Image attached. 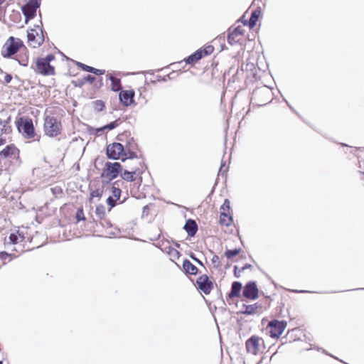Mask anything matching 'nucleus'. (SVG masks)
<instances>
[{
  "label": "nucleus",
  "mask_w": 364,
  "mask_h": 364,
  "mask_svg": "<svg viewBox=\"0 0 364 364\" xmlns=\"http://www.w3.org/2000/svg\"><path fill=\"white\" fill-rule=\"evenodd\" d=\"M252 98L259 106H263L271 102L272 92L267 87H259L253 92Z\"/></svg>",
  "instance_id": "obj_9"
},
{
  "label": "nucleus",
  "mask_w": 364,
  "mask_h": 364,
  "mask_svg": "<svg viewBox=\"0 0 364 364\" xmlns=\"http://www.w3.org/2000/svg\"><path fill=\"white\" fill-rule=\"evenodd\" d=\"M73 83H74V85L75 86H79V87H82L83 85H80V80H79L77 82H75L73 81Z\"/></svg>",
  "instance_id": "obj_46"
},
{
  "label": "nucleus",
  "mask_w": 364,
  "mask_h": 364,
  "mask_svg": "<svg viewBox=\"0 0 364 364\" xmlns=\"http://www.w3.org/2000/svg\"><path fill=\"white\" fill-rule=\"evenodd\" d=\"M196 286L203 294H209L213 289V282L206 274H202L196 279Z\"/></svg>",
  "instance_id": "obj_13"
},
{
  "label": "nucleus",
  "mask_w": 364,
  "mask_h": 364,
  "mask_svg": "<svg viewBox=\"0 0 364 364\" xmlns=\"http://www.w3.org/2000/svg\"><path fill=\"white\" fill-rule=\"evenodd\" d=\"M119 125V122L117 120L114 121V122H112L111 123H109V124L103 127V129H112L114 128H115L116 127H117Z\"/></svg>",
  "instance_id": "obj_38"
},
{
  "label": "nucleus",
  "mask_w": 364,
  "mask_h": 364,
  "mask_svg": "<svg viewBox=\"0 0 364 364\" xmlns=\"http://www.w3.org/2000/svg\"><path fill=\"white\" fill-rule=\"evenodd\" d=\"M184 229L189 236L193 237L198 231V225L195 220L189 219L186 221Z\"/></svg>",
  "instance_id": "obj_21"
},
{
  "label": "nucleus",
  "mask_w": 364,
  "mask_h": 364,
  "mask_svg": "<svg viewBox=\"0 0 364 364\" xmlns=\"http://www.w3.org/2000/svg\"><path fill=\"white\" fill-rule=\"evenodd\" d=\"M5 125L3 124L2 120L0 119V135H1L4 133Z\"/></svg>",
  "instance_id": "obj_42"
},
{
  "label": "nucleus",
  "mask_w": 364,
  "mask_h": 364,
  "mask_svg": "<svg viewBox=\"0 0 364 364\" xmlns=\"http://www.w3.org/2000/svg\"><path fill=\"white\" fill-rule=\"evenodd\" d=\"M41 0H28L27 4L22 7V11L26 17L27 23L36 16V10L41 5Z\"/></svg>",
  "instance_id": "obj_12"
},
{
  "label": "nucleus",
  "mask_w": 364,
  "mask_h": 364,
  "mask_svg": "<svg viewBox=\"0 0 364 364\" xmlns=\"http://www.w3.org/2000/svg\"><path fill=\"white\" fill-rule=\"evenodd\" d=\"M252 267V266L251 264H247L242 267V269H243V271H244L246 269H251Z\"/></svg>",
  "instance_id": "obj_45"
},
{
  "label": "nucleus",
  "mask_w": 364,
  "mask_h": 364,
  "mask_svg": "<svg viewBox=\"0 0 364 364\" xmlns=\"http://www.w3.org/2000/svg\"><path fill=\"white\" fill-rule=\"evenodd\" d=\"M6 0H0V5H1L2 4H4Z\"/></svg>",
  "instance_id": "obj_49"
},
{
  "label": "nucleus",
  "mask_w": 364,
  "mask_h": 364,
  "mask_svg": "<svg viewBox=\"0 0 364 364\" xmlns=\"http://www.w3.org/2000/svg\"><path fill=\"white\" fill-rule=\"evenodd\" d=\"M191 258H192L193 259H194V260H195L197 263H198L199 264H200V265H202V266L203 265V263H202V262H201L200 260H199L198 259H197L196 257H195L194 256H193V255H192V256H191Z\"/></svg>",
  "instance_id": "obj_43"
},
{
  "label": "nucleus",
  "mask_w": 364,
  "mask_h": 364,
  "mask_svg": "<svg viewBox=\"0 0 364 364\" xmlns=\"http://www.w3.org/2000/svg\"><path fill=\"white\" fill-rule=\"evenodd\" d=\"M11 256V254H9L6 252H0V259L6 260Z\"/></svg>",
  "instance_id": "obj_40"
},
{
  "label": "nucleus",
  "mask_w": 364,
  "mask_h": 364,
  "mask_svg": "<svg viewBox=\"0 0 364 364\" xmlns=\"http://www.w3.org/2000/svg\"><path fill=\"white\" fill-rule=\"evenodd\" d=\"M233 222L232 214L220 213L219 223L222 226H230Z\"/></svg>",
  "instance_id": "obj_27"
},
{
  "label": "nucleus",
  "mask_w": 364,
  "mask_h": 364,
  "mask_svg": "<svg viewBox=\"0 0 364 364\" xmlns=\"http://www.w3.org/2000/svg\"><path fill=\"white\" fill-rule=\"evenodd\" d=\"M183 269L186 274L194 276L196 275L198 272V268L187 259H184L183 262Z\"/></svg>",
  "instance_id": "obj_19"
},
{
  "label": "nucleus",
  "mask_w": 364,
  "mask_h": 364,
  "mask_svg": "<svg viewBox=\"0 0 364 364\" xmlns=\"http://www.w3.org/2000/svg\"><path fill=\"white\" fill-rule=\"evenodd\" d=\"M360 174L361 176V178L364 180V172H360Z\"/></svg>",
  "instance_id": "obj_48"
},
{
  "label": "nucleus",
  "mask_w": 364,
  "mask_h": 364,
  "mask_svg": "<svg viewBox=\"0 0 364 364\" xmlns=\"http://www.w3.org/2000/svg\"><path fill=\"white\" fill-rule=\"evenodd\" d=\"M16 125L19 132L27 139L39 141L40 135H37L32 119L28 117H21L16 119Z\"/></svg>",
  "instance_id": "obj_5"
},
{
  "label": "nucleus",
  "mask_w": 364,
  "mask_h": 364,
  "mask_svg": "<svg viewBox=\"0 0 364 364\" xmlns=\"http://www.w3.org/2000/svg\"><path fill=\"white\" fill-rule=\"evenodd\" d=\"M243 271V269H242V267L241 268H239L238 267L235 266L234 267V275L236 277H240L241 276V272Z\"/></svg>",
  "instance_id": "obj_39"
},
{
  "label": "nucleus",
  "mask_w": 364,
  "mask_h": 364,
  "mask_svg": "<svg viewBox=\"0 0 364 364\" xmlns=\"http://www.w3.org/2000/svg\"><path fill=\"white\" fill-rule=\"evenodd\" d=\"M107 155L109 159L114 160L127 159V154L124 146L120 143L114 142L109 144L107 147Z\"/></svg>",
  "instance_id": "obj_11"
},
{
  "label": "nucleus",
  "mask_w": 364,
  "mask_h": 364,
  "mask_svg": "<svg viewBox=\"0 0 364 364\" xmlns=\"http://www.w3.org/2000/svg\"><path fill=\"white\" fill-rule=\"evenodd\" d=\"M12 80V76L10 74L6 73L4 76V82L5 83H9Z\"/></svg>",
  "instance_id": "obj_41"
},
{
  "label": "nucleus",
  "mask_w": 364,
  "mask_h": 364,
  "mask_svg": "<svg viewBox=\"0 0 364 364\" xmlns=\"http://www.w3.org/2000/svg\"><path fill=\"white\" fill-rule=\"evenodd\" d=\"M27 38L29 46L34 48L41 46L44 42L43 31L39 26L28 31Z\"/></svg>",
  "instance_id": "obj_10"
},
{
  "label": "nucleus",
  "mask_w": 364,
  "mask_h": 364,
  "mask_svg": "<svg viewBox=\"0 0 364 364\" xmlns=\"http://www.w3.org/2000/svg\"><path fill=\"white\" fill-rule=\"evenodd\" d=\"M107 77L111 81V90L114 92L121 91V80L112 74H107Z\"/></svg>",
  "instance_id": "obj_23"
},
{
  "label": "nucleus",
  "mask_w": 364,
  "mask_h": 364,
  "mask_svg": "<svg viewBox=\"0 0 364 364\" xmlns=\"http://www.w3.org/2000/svg\"><path fill=\"white\" fill-rule=\"evenodd\" d=\"M134 95L133 90H121L119 95L120 102L124 106H129L134 102Z\"/></svg>",
  "instance_id": "obj_15"
},
{
  "label": "nucleus",
  "mask_w": 364,
  "mask_h": 364,
  "mask_svg": "<svg viewBox=\"0 0 364 364\" xmlns=\"http://www.w3.org/2000/svg\"><path fill=\"white\" fill-rule=\"evenodd\" d=\"M168 254L170 256L171 259L172 261H174L176 259H178L180 256H181V254H180L179 251H178L176 249H175L173 247L169 248Z\"/></svg>",
  "instance_id": "obj_31"
},
{
  "label": "nucleus",
  "mask_w": 364,
  "mask_h": 364,
  "mask_svg": "<svg viewBox=\"0 0 364 364\" xmlns=\"http://www.w3.org/2000/svg\"><path fill=\"white\" fill-rule=\"evenodd\" d=\"M76 65L79 68L82 69L84 71L92 73H94V74L97 75H104L105 73V70L97 69V68H95L93 67L87 65H85V64H84L82 63H80V62H76Z\"/></svg>",
  "instance_id": "obj_20"
},
{
  "label": "nucleus",
  "mask_w": 364,
  "mask_h": 364,
  "mask_svg": "<svg viewBox=\"0 0 364 364\" xmlns=\"http://www.w3.org/2000/svg\"><path fill=\"white\" fill-rule=\"evenodd\" d=\"M139 173L138 168L132 169V171H124L120 173L121 177L127 181H134L135 176Z\"/></svg>",
  "instance_id": "obj_25"
},
{
  "label": "nucleus",
  "mask_w": 364,
  "mask_h": 364,
  "mask_svg": "<svg viewBox=\"0 0 364 364\" xmlns=\"http://www.w3.org/2000/svg\"><path fill=\"white\" fill-rule=\"evenodd\" d=\"M191 258H192L193 259H194V260H195L197 263H198L199 264H200V265H202V266L203 265V263H202V262H201L200 260H199L198 259H197L196 257H195L194 256H193V255H192V256H191Z\"/></svg>",
  "instance_id": "obj_44"
},
{
  "label": "nucleus",
  "mask_w": 364,
  "mask_h": 364,
  "mask_svg": "<svg viewBox=\"0 0 364 364\" xmlns=\"http://www.w3.org/2000/svg\"><path fill=\"white\" fill-rule=\"evenodd\" d=\"M287 323L285 321H279L274 319L270 321L267 326V334L272 338L278 339L286 329Z\"/></svg>",
  "instance_id": "obj_8"
},
{
  "label": "nucleus",
  "mask_w": 364,
  "mask_h": 364,
  "mask_svg": "<svg viewBox=\"0 0 364 364\" xmlns=\"http://www.w3.org/2000/svg\"><path fill=\"white\" fill-rule=\"evenodd\" d=\"M242 290V284L239 282H234L232 284L231 291L229 293V297L232 299L235 297H240Z\"/></svg>",
  "instance_id": "obj_26"
},
{
  "label": "nucleus",
  "mask_w": 364,
  "mask_h": 364,
  "mask_svg": "<svg viewBox=\"0 0 364 364\" xmlns=\"http://www.w3.org/2000/svg\"><path fill=\"white\" fill-rule=\"evenodd\" d=\"M55 60L53 54H48L46 57L37 58L35 60L34 71L43 76H53L56 74L55 67L51 62Z\"/></svg>",
  "instance_id": "obj_3"
},
{
  "label": "nucleus",
  "mask_w": 364,
  "mask_h": 364,
  "mask_svg": "<svg viewBox=\"0 0 364 364\" xmlns=\"http://www.w3.org/2000/svg\"><path fill=\"white\" fill-rule=\"evenodd\" d=\"M240 249H235V250H228L225 252V255L227 258L231 259L237 255H238L240 252Z\"/></svg>",
  "instance_id": "obj_33"
},
{
  "label": "nucleus",
  "mask_w": 364,
  "mask_h": 364,
  "mask_svg": "<svg viewBox=\"0 0 364 364\" xmlns=\"http://www.w3.org/2000/svg\"><path fill=\"white\" fill-rule=\"evenodd\" d=\"M262 360H261L259 361V363L258 364H260V363H262Z\"/></svg>",
  "instance_id": "obj_50"
},
{
  "label": "nucleus",
  "mask_w": 364,
  "mask_h": 364,
  "mask_svg": "<svg viewBox=\"0 0 364 364\" xmlns=\"http://www.w3.org/2000/svg\"><path fill=\"white\" fill-rule=\"evenodd\" d=\"M214 47L212 45H205L203 47L200 48L197 50L199 55H201V59L211 55L214 52Z\"/></svg>",
  "instance_id": "obj_28"
},
{
  "label": "nucleus",
  "mask_w": 364,
  "mask_h": 364,
  "mask_svg": "<svg viewBox=\"0 0 364 364\" xmlns=\"http://www.w3.org/2000/svg\"><path fill=\"white\" fill-rule=\"evenodd\" d=\"M61 118L54 116L53 114H46L44 117L43 131L49 137H56L63 133Z\"/></svg>",
  "instance_id": "obj_4"
},
{
  "label": "nucleus",
  "mask_w": 364,
  "mask_h": 364,
  "mask_svg": "<svg viewBox=\"0 0 364 364\" xmlns=\"http://www.w3.org/2000/svg\"><path fill=\"white\" fill-rule=\"evenodd\" d=\"M102 196V191L100 189H95L90 192V198H100Z\"/></svg>",
  "instance_id": "obj_35"
},
{
  "label": "nucleus",
  "mask_w": 364,
  "mask_h": 364,
  "mask_svg": "<svg viewBox=\"0 0 364 364\" xmlns=\"http://www.w3.org/2000/svg\"><path fill=\"white\" fill-rule=\"evenodd\" d=\"M9 244L12 245H22L26 240L24 234L21 230H17L16 232L11 233L9 237Z\"/></svg>",
  "instance_id": "obj_18"
},
{
  "label": "nucleus",
  "mask_w": 364,
  "mask_h": 364,
  "mask_svg": "<svg viewBox=\"0 0 364 364\" xmlns=\"http://www.w3.org/2000/svg\"><path fill=\"white\" fill-rule=\"evenodd\" d=\"M262 310V306L259 303H255L250 305H245L243 313L245 314H255L260 313Z\"/></svg>",
  "instance_id": "obj_22"
},
{
  "label": "nucleus",
  "mask_w": 364,
  "mask_h": 364,
  "mask_svg": "<svg viewBox=\"0 0 364 364\" xmlns=\"http://www.w3.org/2000/svg\"><path fill=\"white\" fill-rule=\"evenodd\" d=\"M4 58L14 59L21 65L27 66L29 62V52L23 41L14 36L9 37L1 48Z\"/></svg>",
  "instance_id": "obj_1"
},
{
  "label": "nucleus",
  "mask_w": 364,
  "mask_h": 364,
  "mask_svg": "<svg viewBox=\"0 0 364 364\" xmlns=\"http://www.w3.org/2000/svg\"><path fill=\"white\" fill-rule=\"evenodd\" d=\"M122 171V166L119 162H107L101 173V178L107 182L116 178Z\"/></svg>",
  "instance_id": "obj_7"
},
{
  "label": "nucleus",
  "mask_w": 364,
  "mask_h": 364,
  "mask_svg": "<svg viewBox=\"0 0 364 364\" xmlns=\"http://www.w3.org/2000/svg\"><path fill=\"white\" fill-rule=\"evenodd\" d=\"M240 22L242 24L232 26L228 29V42L231 46L236 44L241 45L243 43H245L248 39V36L245 30V27L247 26V19H245V15H243L237 23Z\"/></svg>",
  "instance_id": "obj_2"
},
{
  "label": "nucleus",
  "mask_w": 364,
  "mask_h": 364,
  "mask_svg": "<svg viewBox=\"0 0 364 364\" xmlns=\"http://www.w3.org/2000/svg\"><path fill=\"white\" fill-rule=\"evenodd\" d=\"M245 348L247 353L257 355L264 351L266 345L263 338L252 335L246 341Z\"/></svg>",
  "instance_id": "obj_6"
},
{
  "label": "nucleus",
  "mask_w": 364,
  "mask_h": 364,
  "mask_svg": "<svg viewBox=\"0 0 364 364\" xmlns=\"http://www.w3.org/2000/svg\"><path fill=\"white\" fill-rule=\"evenodd\" d=\"M0 364H2V362H1V361H0Z\"/></svg>",
  "instance_id": "obj_51"
},
{
  "label": "nucleus",
  "mask_w": 364,
  "mask_h": 364,
  "mask_svg": "<svg viewBox=\"0 0 364 364\" xmlns=\"http://www.w3.org/2000/svg\"><path fill=\"white\" fill-rule=\"evenodd\" d=\"M18 155L19 150L14 144L6 146L0 151V158L16 159L18 157Z\"/></svg>",
  "instance_id": "obj_16"
},
{
  "label": "nucleus",
  "mask_w": 364,
  "mask_h": 364,
  "mask_svg": "<svg viewBox=\"0 0 364 364\" xmlns=\"http://www.w3.org/2000/svg\"><path fill=\"white\" fill-rule=\"evenodd\" d=\"M259 290L255 282H248L244 287L242 295L245 298L254 300L258 297Z\"/></svg>",
  "instance_id": "obj_14"
},
{
  "label": "nucleus",
  "mask_w": 364,
  "mask_h": 364,
  "mask_svg": "<svg viewBox=\"0 0 364 364\" xmlns=\"http://www.w3.org/2000/svg\"><path fill=\"white\" fill-rule=\"evenodd\" d=\"M6 143V139L0 138V146L4 145Z\"/></svg>",
  "instance_id": "obj_47"
},
{
  "label": "nucleus",
  "mask_w": 364,
  "mask_h": 364,
  "mask_svg": "<svg viewBox=\"0 0 364 364\" xmlns=\"http://www.w3.org/2000/svg\"><path fill=\"white\" fill-rule=\"evenodd\" d=\"M260 15L261 11L259 9H256L252 12L250 19L247 20V26H248L250 29H252L256 26Z\"/></svg>",
  "instance_id": "obj_24"
},
{
  "label": "nucleus",
  "mask_w": 364,
  "mask_h": 364,
  "mask_svg": "<svg viewBox=\"0 0 364 364\" xmlns=\"http://www.w3.org/2000/svg\"><path fill=\"white\" fill-rule=\"evenodd\" d=\"M232 214L230 209V202L228 199H225L223 204L220 207V213Z\"/></svg>",
  "instance_id": "obj_30"
},
{
  "label": "nucleus",
  "mask_w": 364,
  "mask_h": 364,
  "mask_svg": "<svg viewBox=\"0 0 364 364\" xmlns=\"http://www.w3.org/2000/svg\"><path fill=\"white\" fill-rule=\"evenodd\" d=\"M95 107L97 110L101 111L105 107V104L102 100H96L95 102Z\"/></svg>",
  "instance_id": "obj_37"
},
{
  "label": "nucleus",
  "mask_w": 364,
  "mask_h": 364,
  "mask_svg": "<svg viewBox=\"0 0 364 364\" xmlns=\"http://www.w3.org/2000/svg\"><path fill=\"white\" fill-rule=\"evenodd\" d=\"M95 80V77L87 75V76H85L83 78L80 80V85H84L86 82H89L90 83H92Z\"/></svg>",
  "instance_id": "obj_36"
},
{
  "label": "nucleus",
  "mask_w": 364,
  "mask_h": 364,
  "mask_svg": "<svg viewBox=\"0 0 364 364\" xmlns=\"http://www.w3.org/2000/svg\"><path fill=\"white\" fill-rule=\"evenodd\" d=\"M75 218L77 222H79L80 220H85V217L84 215V210L82 207H80L77 209L76 214H75Z\"/></svg>",
  "instance_id": "obj_34"
},
{
  "label": "nucleus",
  "mask_w": 364,
  "mask_h": 364,
  "mask_svg": "<svg viewBox=\"0 0 364 364\" xmlns=\"http://www.w3.org/2000/svg\"><path fill=\"white\" fill-rule=\"evenodd\" d=\"M95 214L97 215V217L100 219L104 218L106 215L105 208L104 205H97L95 209Z\"/></svg>",
  "instance_id": "obj_32"
},
{
  "label": "nucleus",
  "mask_w": 364,
  "mask_h": 364,
  "mask_svg": "<svg viewBox=\"0 0 364 364\" xmlns=\"http://www.w3.org/2000/svg\"><path fill=\"white\" fill-rule=\"evenodd\" d=\"M200 59H201V55H200V54L199 55V53L196 50L193 54L189 55L186 59H185V62L187 64L193 65L196 63H197Z\"/></svg>",
  "instance_id": "obj_29"
},
{
  "label": "nucleus",
  "mask_w": 364,
  "mask_h": 364,
  "mask_svg": "<svg viewBox=\"0 0 364 364\" xmlns=\"http://www.w3.org/2000/svg\"><path fill=\"white\" fill-rule=\"evenodd\" d=\"M111 191L112 195L109 196L107 199V203L109 206V210L116 205L117 202L120 198L122 193L121 189L115 186L112 187Z\"/></svg>",
  "instance_id": "obj_17"
}]
</instances>
